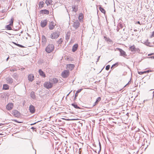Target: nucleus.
<instances>
[{
    "instance_id": "obj_1",
    "label": "nucleus",
    "mask_w": 154,
    "mask_h": 154,
    "mask_svg": "<svg viewBox=\"0 0 154 154\" xmlns=\"http://www.w3.org/2000/svg\"><path fill=\"white\" fill-rule=\"evenodd\" d=\"M42 136H41L40 137V140H41V143H40V149L41 150H42L43 149H44L45 148V146L44 144L41 141L42 140V138H44L45 139L44 140V142H45V139H46V138L47 137V136H46L45 135H44V134H42Z\"/></svg>"
},
{
    "instance_id": "obj_2",
    "label": "nucleus",
    "mask_w": 154,
    "mask_h": 154,
    "mask_svg": "<svg viewBox=\"0 0 154 154\" xmlns=\"http://www.w3.org/2000/svg\"><path fill=\"white\" fill-rule=\"evenodd\" d=\"M54 46L52 44L48 45L46 48L45 50L48 53L51 52L54 49Z\"/></svg>"
},
{
    "instance_id": "obj_3",
    "label": "nucleus",
    "mask_w": 154,
    "mask_h": 154,
    "mask_svg": "<svg viewBox=\"0 0 154 154\" xmlns=\"http://www.w3.org/2000/svg\"><path fill=\"white\" fill-rule=\"evenodd\" d=\"M60 35V33L59 32H54L52 33L51 35V37L52 39L57 38Z\"/></svg>"
},
{
    "instance_id": "obj_4",
    "label": "nucleus",
    "mask_w": 154,
    "mask_h": 154,
    "mask_svg": "<svg viewBox=\"0 0 154 154\" xmlns=\"http://www.w3.org/2000/svg\"><path fill=\"white\" fill-rule=\"evenodd\" d=\"M53 86V84L50 82H45L44 84V86L47 88H51Z\"/></svg>"
},
{
    "instance_id": "obj_5",
    "label": "nucleus",
    "mask_w": 154,
    "mask_h": 154,
    "mask_svg": "<svg viewBox=\"0 0 154 154\" xmlns=\"http://www.w3.org/2000/svg\"><path fill=\"white\" fill-rule=\"evenodd\" d=\"M61 75L63 78H67L69 75V71L68 70H65L62 72Z\"/></svg>"
},
{
    "instance_id": "obj_6",
    "label": "nucleus",
    "mask_w": 154,
    "mask_h": 154,
    "mask_svg": "<svg viewBox=\"0 0 154 154\" xmlns=\"http://www.w3.org/2000/svg\"><path fill=\"white\" fill-rule=\"evenodd\" d=\"M6 82L8 84H11L13 82V79L10 77H8L6 78Z\"/></svg>"
},
{
    "instance_id": "obj_7",
    "label": "nucleus",
    "mask_w": 154,
    "mask_h": 154,
    "mask_svg": "<svg viewBox=\"0 0 154 154\" xmlns=\"http://www.w3.org/2000/svg\"><path fill=\"white\" fill-rule=\"evenodd\" d=\"M12 114L16 117H18L20 115V113L17 110H14L12 111Z\"/></svg>"
},
{
    "instance_id": "obj_8",
    "label": "nucleus",
    "mask_w": 154,
    "mask_h": 154,
    "mask_svg": "<svg viewBox=\"0 0 154 154\" xmlns=\"http://www.w3.org/2000/svg\"><path fill=\"white\" fill-rule=\"evenodd\" d=\"M48 21L47 20H45L41 21V26L42 27H45L47 24Z\"/></svg>"
},
{
    "instance_id": "obj_9",
    "label": "nucleus",
    "mask_w": 154,
    "mask_h": 154,
    "mask_svg": "<svg viewBox=\"0 0 154 154\" xmlns=\"http://www.w3.org/2000/svg\"><path fill=\"white\" fill-rule=\"evenodd\" d=\"M80 23L78 21H76L74 22L73 26L75 29L78 28L79 26Z\"/></svg>"
},
{
    "instance_id": "obj_10",
    "label": "nucleus",
    "mask_w": 154,
    "mask_h": 154,
    "mask_svg": "<svg viewBox=\"0 0 154 154\" xmlns=\"http://www.w3.org/2000/svg\"><path fill=\"white\" fill-rule=\"evenodd\" d=\"M13 107V104L12 103H9L6 106V108L7 110H11Z\"/></svg>"
},
{
    "instance_id": "obj_11",
    "label": "nucleus",
    "mask_w": 154,
    "mask_h": 154,
    "mask_svg": "<svg viewBox=\"0 0 154 154\" xmlns=\"http://www.w3.org/2000/svg\"><path fill=\"white\" fill-rule=\"evenodd\" d=\"M119 50L120 53V55L123 56L124 57H125V56H127V55L126 54L125 52L124 51L120 48H119Z\"/></svg>"
},
{
    "instance_id": "obj_12",
    "label": "nucleus",
    "mask_w": 154,
    "mask_h": 154,
    "mask_svg": "<svg viewBox=\"0 0 154 154\" xmlns=\"http://www.w3.org/2000/svg\"><path fill=\"white\" fill-rule=\"evenodd\" d=\"M129 50H131L132 53H134L137 50V49L135 48L134 45H133L129 47Z\"/></svg>"
},
{
    "instance_id": "obj_13",
    "label": "nucleus",
    "mask_w": 154,
    "mask_h": 154,
    "mask_svg": "<svg viewBox=\"0 0 154 154\" xmlns=\"http://www.w3.org/2000/svg\"><path fill=\"white\" fill-rule=\"evenodd\" d=\"M40 14H48L49 13V11L46 9L41 10L40 11Z\"/></svg>"
},
{
    "instance_id": "obj_14",
    "label": "nucleus",
    "mask_w": 154,
    "mask_h": 154,
    "mask_svg": "<svg viewBox=\"0 0 154 154\" xmlns=\"http://www.w3.org/2000/svg\"><path fill=\"white\" fill-rule=\"evenodd\" d=\"M34 79V76L32 74H30L28 76V80L32 82Z\"/></svg>"
},
{
    "instance_id": "obj_15",
    "label": "nucleus",
    "mask_w": 154,
    "mask_h": 154,
    "mask_svg": "<svg viewBox=\"0 0 154 154\" xmlns=\"http://www.w3.org/2000/svg\"><path fill=\"white\" fill-rule=\"evenodd\" d=\"M54 23L53 22H51L49 25V28L50 30H52L54 27Z\"/></svg>"
},
{
    "instance_id": "obj_16",
    "label": "nucleus",
    "mask_w": 154,
    "mask_h": 154,
    "mask_svg": "<svg viewBox=\"0 0 154 154\" xmlns=\"http://www.w3.org/2000/svg\"><path fill=\"white\" fill-rule=\"evenodd\" d=\"M39 75L44 78L46 77L45 74L41 69H39Z\"/></svg>"
},
{
    "instance_id": "obj_17",
    "label": "nucleus",
    "mask_w": 154,
    "mask_h": 154,
    "mask_svg": "<svg viewBox=\"0 0 154 154\" xmlns=\"http://www.w3.org/2000/svg\"><path fill=\"white\" fill-rule=\"evenodd\" d=\"M78 48V45L75 44L73 45L72 48V51L73 52L76 51Z\"/></svg>"
},
{
    "instance_id": "obj_18",
    "label": "nucleus",
    "mask_w": 154,
    "mask_h": 154,
    "mask_svg": "<svg viewBox=\"0 0 154 154\" xmlns=\"http://www.w3.org/2000/svg\"><path fill=\"white\" fill-rule=\"evenodd\" d=\"M30 111L32 113H34L35 111L34 107L32 105H30L29 107Z\"/></svg>"
},
{
    "instance_id": "obj_19",
    "label": "nucleus",
    "mask_w": 154,
    "mask_h": 154,
    "mask_svg": "<svg viewBox=\"0 0 154 154\" xmlns=\"http://www.w3.org/2000/svg\"><path fill=\"white\" fill-rule=\"evenodd\" d=\"M50 81L52 83L54 84H56L58 82V80L56 78H54L50 80Z\"/></svg>"
},
{
    "instance_id": "obj_20",
    "label": "nucleus",
    "mask_w": 154,
    "mask_h": 154,
    "mask_svg": "<svg viewBox=\"0 0 154 154\" xmlns=\"http://www.w3.org/2000/svg\"><path fill=\"white\" fill-rule=\"evenodd\" d=\"M67 67L68 68H69V69L72 70L74 67V65L73 64H67Z\"/></svg>"
},
{
    "instance_id": "obj_21",
    "label": "nucleus",
    "mask_w": 154,
    "mask_h": 154,
    "mask_svg": "<svg viewBox=\"0 0 154 154\" xmlns=\"http://www.w3.org/2000/svg\"><path fill=\"white\" fill-rule=\"evenodd\" d=\"M53 1L52 0H46L45 3L47 6H48L51 5Z\"/></svg>"
},
{
    "instance_id": "obj_22",
    "label": "nucleus",
    "mask_w": 154,
    "mask_h": 154,
    "mask_svg": "<svg viewBox=\"0 0 154 154\" xmlns=\"http://www.w3.org/2000/svg\"><path fill=\"white\" fill-rule=\"evenodd\" d=\"M83 16L82 13H80L79 16V19L80 22L82 21L83 19Z\"/></svg>"
},
{
    "instance_id": "obj_23",
    "label": "nucleus",
    "mask_w": 154,
    "mask_h": 154,
    "mask_svg": "<svg viewBox=\"0 0 154 154\" xmlns=\"http://www.w3.org/2000/svg\"><path fill=\"white\" fill-rule=\"evenodd\" d=\"M14 18L13 17H11L10 21L9 22V25H11V26H13V22H14Z\"/></svg>"
},
{
    "instance_id": "obj_24",
    "label": "nucleus",
    "mask_w": 154,
    "mask_h": 154,
    "mask_svg": "<svg viewBox=\"0 0 154 154\" xmlns=\"http://www.w3.org/2000/svg\"><path fill=\"white\" fill-rule=\"evenodd\" d=\"M11 25H9V24L8 25H7L6 26V28L8 30H14V29H12L11 27Z\"/></svg>"
},
{
    "instance_id": "obj_25",
    "label": "nucleus",
    "mask_w": 154,
    "mask_h": 154,
    "mask_svg": "<svg viewBox=\"0 0 154 154\" xmlns=\"http://www.w3.org/2000/svg\"><path fill=\"white\" fill-rule=\"evenodd\" d=\"M101 98L100 97H98L96 101L94 103L95 104L94 105V106L95 105H96V104H97L98 102L100 101L101 100Z\"/></svg>"
},
{
    "instance_id": "obj_26",
    "label": "nucleus",
    "mask_w": 154,
    "mask_h": 154,
    "mask_svg": "<svg viewBox=\"0 0 154 154\" xmlns=\"http://www.w3.org/2000/svg\"><path fill=\"white\" fill-rule=\"evenodd\" d=\"M9 88V86L7 84H4L3 85V89L5 90L8 89Z\"/></svg>"
},
{
    "instance_id": "obj_27",
    "label": "nucleus",
    "mask_w": 154,
    "mask_h": 154,
    "mask_svg": "<svg viewBox=\"0 0 154 154\" xmlns=\"http://www.w3.org/2000/svg\"><path fill=\"white\" fill-rule=\"evenodd\" d=\"M83 90L82 88L78 90L77 91L75 94V97H77L78 96V94L79 93H80L82 90Z\"/></svg>"
},
{
    "instance_id": "obj_28",
    "label": "nucleus",
    "mask_w": 154,
    "mask_h": 154,
    "mask_svg": "<svg viewBox=\"0 0 154 154\" xmlns=\"http://www.w3.org/2000/svg\"><path fill=\"white\" fill-rule=\"evenodd\" d=\"M44 3L42 1L39 2V8H42L44 6Z\"/></svg>"
},
{
    "instance_id": "obj_29",
    "label": "nucleus",
    "mask_w": 154,
    "mask_h": 154,
    "mask_svg": "<svg viewBox=\"0 0 154 154\" xmlns=\"http://www.w3.org/2000/svg\"><path fill=\"white\" fill-rule=\"evenodd\" d=\"M99 9L100 11L103 13L105 14V11L104 9L103 8L101 7V6L100 5H99Z\"/></svg>"
},
{
    "instance_id": "obj_30",
    "label": "nucleus",
    "mask_w": 154,
    "mask_h": 154,
    "mask_svg": "<svg viewBox=\"0 0 154 154\" xmlns=\"http://www.w3.org/2000/svg\"><path fill=\"white\" fill-rule=\"evenodd\" d=\"M70 35V33L69 32H68L66 34V39H69Z\"/></svg>"
},
{
    "instance_id": "obj_31",
    "label": "nucleus",
    "mask_w": 154,
    "mask_h": 154,
    "mask_svg": "<svg viewBox=\"0 0 154 154\" xmlns=\"http://www.w3.org/2000/svg\"><path fill=\"white\" fill-rule=\"evenodd\" d=\"M72 10L76 12L77 11V9H78V8L75 5V6H74L73 7L72 6Z\"/></svg>"
},
{
    "instance_id": "obj_32",
    "label": "nucleus",
    "mask_w": 154,
    "mask_h": 154,
    "mask_svg": "<svg viewBox=\"0 0 154 154\" xmlns=\"http://www.w3.org/2000/svg\"><path fill=\"white\" fill-rule=\"evenodd\" d=\"M30 96L33 99L35 98V94L34 92H32L30 93Z\"/></svg>"
},
{
    "instance_id": "obj_33",
    "label": "nucleus",
    "mask_w": 154,
    "mask_h": 154,
    "mask_svg": "<svg viewBox=\"0 0 154 154\" xmlns=\"http://www.w3.org/2000/svg\"><path fill=\"white\" fill-rule=\"evenodd\" d=\"M42 42H43L44 44L46 42V38L44 36H42Z\"/></svg>"
},
{
    "instance_id": "obj_34",
    "label": "nucleus",
    "mask_w": 154,
    "mask_h": 154,
    "mask_svg": "<svg viewBox=\"0 0 154 154\" xmlns=\"http://www.w3.org/2000/svg\"><path fill=\"white\" fill-rule=\"evenodd\" d=\"M72 105L73 106L74 108L76 109H79V107L76 104L72 103Z\"/></svg>"
},
{
    "instance_id": "obj_35",
    "label": "nucleus",
    "mask_w": 154,
    "mask_h": 154,
    "mask_svg": "<svg viewBox=\"0 0 154 154\" xmlns=\"http://www.w3.org/2000/svg\"><path fill=\"white\" fill-rule=\"evenodd\" d=\"M12 76L15 79H17V74L16 73H14L13 74Z\"/></svg>"
},
{
    "instance_id": "obj_36",
    "label": "nucleus",
    "mask_w": 154,
    "mask_h": 154,
    "mask_svg": "<svg viewBox=\"0 0 154 154\" xmlns=\"http://www.w3.org/2000/svg\"><path fill=\"white\" fill-rule=\"evenodd\" d=\"M63 42V40L61 38H60L57 41L58 43L59 44H60L62 43Z\"/></svg>"
},
{
    "instance_id": "obj_37",
    "label": "nucleus",
    "mask_w": 154,
    "mask_h": 154,
    "mask_svg": "<svg viewBox=\"0 0 154 154\" xmlns=\"http://www.w3.org/2000/svg\"><path fill=\"white\" fill-rule=\"evenodd\" d=\"M110 67V66L109 65H108L107 66H106V69L108 70L109 69V68Z\"/></svg>"
},
{
    "instance_id": "obj_38",
    "label": "nucleus",
    "mask_w": 154,
    "mask_h": 154,
    "mask_svg": "<svg viewBox=\"0 0 154 154\" xmlns=\"http://www.w3.org/2000/svg\"><path fill=\"white\" fill-rule=\"evenodd\" d=\"M119 64L118 63H116L114 64H113L112 65L114 67V68L118 66Z\"/></svg>"
},
{
    "instance_id": "obj_39",
    "label": "nucleus",
    "mask_w": 154,
    "mask_h": 154,
    "mask_svg": "<svg viewBox=\"0 0 154 154\" xmlns=\"http://www.w3.org/2000/svg\"><path fill=\"white\" fill-rule=\"evenodd\" d=\"M17 45L19 47H21V48L24 47V46L23 45H22L19 44H17Z\"/></svg>"
},
{
    "instance_id": "obj_40",
    "label": "nucleus",
    "mask_w": 154,
    "mask_h": 154,
    "mask_svg": "<svg viewBox=\"0 0 154 154\" xmlns=\"http://www.w3.org/2000/svg\"><path fill=\"white\" fill-rule=\"evenodd\" d=\"M146 73V71H144V72H139V73L140 74H142L144 73Z\"/></svg>"
},
{
    "instance_id": "obj_41",
    "label": "nucleus",
    "mask_w": 154,
    "mask_h": 154,
    "mask_svg": "<svg viewBox=\"0 0 154 154\" xmlns=\"http://www.w3.org/2000/svg\"><path fill=\"white\" fill-rule=\"evenodd\" d=\"M154 37V31L152 32V34L151 35V37Z\"/></svg>"
},
{
    "instance_id": "obj_42",
    "label": "nucleus",
    "mask_w": 154,
    "mask_h": 154,
    "mask_svg": "<svg viewBox=\"0 0 154 154\" xmlns=\"http://www.w3.org/2000/svg\"><path fill=\"white\" fill-rule=\"evenodd\" d=\"M99 146H100V149H101V144H100V142H99Z\"/></svg>"
},
{
    "instance_id": "obj_43",
    "label": "nucleus",
    "mask_w": 154,
    "mask_h": 154,
    "mask_svg": "<svg viewBox=\"0 0 154 154\" xmlns=\"http://www.w3.org/2000/svg\"><path fill=\"white\" fill-rule=\"evenodd\" d=\"M149 58H151L154 59V56H151V57H149Z\"/></svg>"
},
{
    "instance_id": "obj_44",
    "label": "nucleus",
    "mask_w": 154,
    "mask_h": 154,
    "mask_svg": "<svg viewBox=\"0 0 154 154\" xmlns=\"http://www.w3.org/2000/svg\"><path fill=\"white\" fill-rule=\"evenodd\" d=\"M100 56H99L98 57V58L97 59V62H98V60H99L100 59Z\"/></svg>"
},
{
    "instance_id": "obj_45",
    "label": "nucleus",
    "mask_w": 154,
    "mask_h": 154,
    "mask_svg": "<svg viewBox=\"0 0 154 154\" xmlns=\"http://www.w3.org/2000/svg\"><path fill=\"white\" fill-rule=\"evenodd\" d=\"M137 24H139L140 25H141L140 23V21H137Z\"/></svg>"
},
{
    "instance_id": "obj_46",
    "label": "nucleus",
    "mask_w": 154,
    "mask_h": 154,
    "mask_svg": "<svg viewBox=\"0 0 154 154\" xmlns=\"http://www.w3.org/2000/svg\"><path fill=\"white\" fill-rule=\"evenodd\" d=\"M114 68V67L113 66V65H112L111 67V69H112V68Z\"/></svg>"
},
{
    "instance_id": "obj_47",
    "label": "nucleus",
    "mask_w": 154,
    "mask_h": 154,
    "mask_svg": "<svg viewBox=\"0 0 154 154\" xmlns=\"http://www.w3.org/2000/svg\"><path fill=\"white\" fill-rule=\"evenodd\" d=\"M11 71H15L13 69H11Z\"/></svg>"
},
{
    "instance_id": "obj_48",
    "label": "nucleus",
    "mask_w": 154,
    "mask_h": 154,
    "mask_svg": "<svg viewBox=\"0 0 154 154\" xmlns=\"http://www.w3.org/2000/svg\"><path fill=\"white\" fill-rule=\"evenodd\" d=\"M76 97H75L73 98V99L74 100H75L76 99Z\"/></svg>"
},
{
    "instance_id": "obj_49",
    "label": "nucleus",
    "mask_w": 154,
    "mask_h": 154,
    "mask_svg": "<svg viewBox=\"0 0 154 154\" xmlns=\"http://www.w3.org/2000/svg\"><path fill=\"white\" fill-rule=\"evenodd\" d=\"M71 92H72V91H71L70 92H69V94L67 95V96H68V95H69V94H70V93Z\"/></svg>"
},
{
    "instance_id": "obj_50",
    "label": "nucleus",
    "mask_w": 154,
    "mask_h": 154,
    "mask_svg": "<svg viewBox=\"0 0 154 154\" xmlns=\"http://www.w3.org/2000/svg\"><path fill=\"white\" fill-rule=\"evenodd\" d=\"M40 134H42V133H44V132H41V131H40Z\"/></svg>"
},
{
    "instance_id": "obj_51",
    "label": "nucleus",
    "mask_w": 154,
    "mask_h": 154,
    "mask_svg": "<svg viewBox=\"0 0 154 154\" xmlns=\"http://www.w3.org/2000/svg\"><path fill=\"white\" fill-rule=\"evenodd\" d=\"M152 54H149L148 55V56H150V55H151Z\"/></svg>"
},
{
    "instance_id": "obj_52",
    "label": "nucleus",
    "mask_w": 154,
    "mask_h": 154,
    "mask_svg": "<svg viewBox=\"0 0 154 154\" xmlns=\"http://www.w3.org/2000/svg\"><path fill=\"white\" fill-rule=\"evenodd\" d=\"M2 125H3V124L1 123V124H0V126H2Z\"/></svg>"
},
{
    "instance_id": "obj_53",
    "label": "nucleus",
    "mask_w": 154,
    "mask_h": 154,
    "mask_svg": "<svg viewBox=\"0 0 154 154\" xmlns=\"http://www.w3.org/2000/svg\"><path fill=\"white\" fill-rule=\"evenodd\" d=\"M13 43L14 44H15V45H17V44H16V43H15V42H13Z\"/></svg>"
},
{
    "instance_id": "obj_54",
    "label": "nucleus",
    "mask_w": 154,
    "mask_h": 154,
    "mask_svg": "<svg viewBox=\"0 0 154 154\" xmlns=\"http://www.w3.org/2000/svg\"><path fill=\"white\" fill-rule=\"evenodd\" d=\"M9 58V57H8L7 58V60H6L7 61H8V59Z\"/></svg>"
},
{
    "instance_id": "obj_55",
    "label": "nucleus",
    "mask_w": 154,
    "mask_h": 154,
    "mask_svg": "<svg viewBox=\"0 0 154 154\" xmlns=\"http://www.w3.org/2000/svg\"><path fill=\"white\" fill-rule=\"evenodd\" d=\"M149 70H148V71H146V72H149Z\"/></svg>"
},
{
    "instance_id": "obj_56",
    "label": "nucleus",
    "mask_w": 154,
    "mask_h": 154,
    "mask_svg": "<svg viewBox=\"0 0 154 154\" xmlns=\"http://www.w3.org/2000/svg\"><path fill=\"white\" fill-rule=\"evenodd\" d=\"M19 30V29L18 28V29H17L16 30H15V31H17V30Z\"/></svg>"
},
{
    "instance_id": "obj_57",
    "label": "nucleus",
    "mask_w": 154,
    "mask_h": 154,
    "mask_svg": "<svg viewBox=\"0 0 154 154\" xmlns=\"http://www.w3.org/2000/svg\"><path fill=\"white\" fill-rule=\"evenodd\" d=\"M153 96H154V91H153Z\"/></svg>"
},
{
    "instance_id": "obj_58",
    "label": "nucleus",
    "mask_w": 154,
    "mask_h": 154,
    "mask_svg": "<svg viewBox=\"0 0 154 154\" xmlns=\"http://www.w3.org/2000/svg\"><path fill=\"white\" fill-rule=\"evenodd\" d=\"M31 128L32 129H34V127H32Z\"/></svg>"
},
{
    "instance_id": "obj_59",
    "label": "nucleus",
    "mask_w": 154,
    "mask_h": 154,
    "mask_svg": "<svg viewBox=\"0 0 154 154\" xmlns=\"http://www.w3.org/2000/svg\"><path fill=\"white\" fill-rule=\"evenodd\" d=\"M134 31H137V30L136 29H135V30H134Z\"/></svg>"
},
{
    "instance_id": "obj_60",
    "label": "nucleus",
    "mask_w": 154,
    "mask_h": 154,
    "mask_svg": "<svg viewBox=\"0 0 154 154\" xmlns=\"http://www.w3.org/2000/svg\"><path fill=\"white\" fill-rule=\"evenodd\" d=\"M42 121V120H39V122H41Z\"/></svg>"
},
{
    "instance_id": "obj_61",
    "label": "nucleus",
    "mask_w": 154,
    "mask_h": 154,
    "mask_svg": "<svg viewBox=\"0 0 154 154\" xmlns=\"http://www.w3.org/2000/svg\"><path fill=\"white\" fill-rule=\"evenodd\" d=\"M76 1H80V0H76Z\"/></svg>"
},
{
    "instance_id": "obj_62",
    "label": "nucleus",
    "mask_w": 154,
    "mask_h": 154,
    "mask_svg": "<svg viewBox=\"0 0 154 154\" xmlns=\"http://www.w3.org/2000/svg\"><path fill=\"white\" fill-rule=\"evenodd\" d=\"M35 123H34V124H31V125H34V124H35Z\"/></svg>"
},
{
    "instance_id": "obj_63",
    "label": "nucleus",
    "mask_w": 154,
    "mask_h": 154,
    "mask_svg": "<svg viewBox=\"0 0 154 154\" xmlns=\"http://www.w3.org/2000/svg\"><path fill=\"white\" fill-rule=\"evenodd\" d=\"M130 82V81L129 82H128V83L126 85L128 84Z\"/></svg>"
},
{
    "instance_id": "obj_64",
    "label": "nucleus",
    "mask_w": 154,
    "mask_h": 154,
    "mask_svg": "<svg viewBox=\"0 0 154 154\" xmlns=\"http://www.w3.org/2000/svg\"><path fill=\"white\" fill-rule=\"evenodd\" d=\"M41 127H42V126H39V128H40Z\"/></svg>"
}]
</instances>
